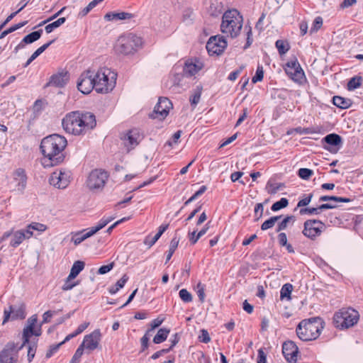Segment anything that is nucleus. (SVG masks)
<instances>
[{"mask_svg": "<svg viewBox=\"0 0 363 363\" xmlns=\"http://www.w3.org/2000/svg\"><path fill=\"white\" fill-rule=\"evenodd\" d=\"M65 131L80 136L92 130L96 125L95 115L89 111H72L65 115L62 121Z\"/></svg>", "mask_w": 363, "mask_h": 363, "instance_id": "nucleus-1", "label": "nucleus"}, {"mask_svg": "<svg viewBox=\"0 0 363 363\" xmlns=\"http://www.w3.org/2000/svg\"><path fill=\"white\" fill-rule=\"evenodd\" d=\"M67 145V139L58 134L44 138L40 146L44 156V165L52 167L62 162L65 160L64 150Z\"/></svg>", "mask_w": 363, "mask_h": 363, "instance_id": "nucleus-2", "label": "nucleus"}, {"mask_svg": "<svg viewBox=\"0 0 363 363\" xmlns=\"http://www.w3.org/2000/svg\"><path fill=\"white\" fill-rule=\"evenodd\" d=\"M243 25V17L235 9L226 11L222 16L220 31L226 37L237 38L241 31Z\"/></svg>", "mask_w": 363, "mask_h": 363, "instance_id": "nucleus-3", "label": "nucleus"}, {"mask_svg": "<svg viewBox=\"0 0 363 363\" xmlns=\"http://www.w3.org/2000/svg\"><path fill=\"white\" fill-rule=\"evenodd\" d=\"M320 318H311L301 320L296 327L297 336L302 341H312L317 339L323 328Z\"/></svg>", "mask_w": 363, "mask_h": 363, "instance_id": "nucleus-4", "label": "nucleus"}, {"mask_svg": "<svg viewBox=\"0 0 363 363\" xmlns=\"http://www.w3.org/2000/svg\"><path fill=\"white\" fill-rule=\"evenodd\" d=\"M95 91L106 94L112 91L116 83V74L109 69L102 67L94 70Z\"/></svg>", "mask_w": 363, "mask_h": 363, "instance_id": "nucleus-5", "label": "nucleus"}, {"mask_svg": "<svg viewBox=\"0 0 363 363\" xmlns=\"http://www.w3.org/2000/svg\"><path fill=\"white\" fill-rule=\"evenodd\" d=\"M142 43L141 38L133 33H129L118 38L114 49L118 54L124 55H133L142 45Z\"/></svg>", "mask_w": 363, "mask_h": 363, "instance_id": "nucleus-6", "label": "nucleus"}, {"mask_svg": "<svg viewBox=\"0 0 363 363\" xmlns=\"http://www.w3.org/2000/svg\"><path fill=\"white\" fill-rule=\"evenodd\" d=\"M359 316L358 312L354 309L342 308L335 313L334 324L337 328H349L357 323Z\"/></svg>", "mask_w": 363, "mask_h": 363, "instance_id": "nucleus-7", "label": "nucleus"}, {"mask_svg": "<svg viewBox=\"0 0 363 363\" xmlns=\"http://www.w3.org/2000/svg\"><path fill=\"white\" fill-rule=\"evenodd\" d=\"M284 70L286 74L298 84H303L306 79L304 72L296 57L286 62Z\"/></svg>", "mask_w": 363, "mask_h": 363, "instance_id": "nucleus-8", "label": "nucleus"}, {"mask_svg": "<svg viewBox=\"0 0 363 363\" xmlns=\"http://www.w3.org/2000/svg\"><path fill=\"white\" fill-rule=\"evenodd\" d=\"M325 229V225L322 221L315 219H309L304 222L302 233L303 235L313 240L317 237L320 236Z\"/></svg>", "mask_w": 363, "mask_h": 363, "instance_id": "nucleus-9", "label": "nucleus"}, {"mask_svg": "<svg viewBox=\"0 0 363 363\" xmlns=\"http://www.w3.org/2000/svg\"><path fill=\"white\" fill-rule=\"evenodd\" d=\"M94 70L87 69L83 72L77 81V89L84 94H89L95 89Z\"/></svg>", "mask_w": 363, "mask_h": 363, "instance_id": "nucleus-10", "label": "nucleus"}, {"mask_svg": "<svg viewBox=\"0 0 363 363\" xmlns=\"http://www.w3.org/2000/svg\"><path fill=\"white\" fill-rule=\"evenodd\" d=\"M108 177V173L102 169L92 170L86 181L89 189L91 190L101 189Z\"/></svg>", "mask_w": 363, "mask_h": 363, "instance_id": "nucleus-11", "label": "nucleus"}, {"mask_svg": "<svg viewBox=\"0 0 363 363\" xmlns=\"http://www.w3.org/2000/svg\"><path fill=\"white\" fill-rule=\"evenodd\" d=\"M23 346L18 347L13 342H8L0 352V363H17L18 352Z\"/></svg>", "mask_w": 363, "mask_h": 363, "instance_id": "nucleus-12", "label": "nucleus"}, {"mask_svg": "<svg viewBox=\"0 0 363 363\" xmlns=\"http://www.w3.org/2000/svg\"><path fill=\"white\" fill-rule=\"evenodd\" d=\"M227 45L228 43L225 37L223 35H217L211 36L208 39L206 47L209 55H219L223 52L227 47Z\"/></svg>", "mask_w": 363, "mask_h": 363, "instance_id": "nucleus-13", "label": "nucleus"}, {"mask_svg": "<svg viewBox=\"0 0 363 363\" xmlns=\"http://www.w3.org/2000/svg\"><path fill=\"white\" fill-rule=\"evenodd\" d=\"M49 181L55 187L65 189L70 182V172L67 170H56L51 174Z\"/></svg>", "mask_w": 363, "mask_h": 363, "instance_id": "nucleus-14", "label": "nucleus"}, {"mask_svg": "<svg viewBox=\"0 0 363 363\" xmlns=\"http://www.w3.org/2000/svg\"><path fill=\"white\" fill-rule=\"evenodd\" d=\"M172 107V104L167 98L160 97L150 117L162 120L168 115Z\"/></svg>", "mask_w": 363, "mask_h": 363, "instance_id": "nucleus-15", "label": "nucleus"}, {"mask_svg": "<svg viewBox=\"0 0 363 363\" xmlns=\"http://www.w3.org/2000/svg\"><path fill=\"white\" fill-rule=\"evenodd\" d=\"M38 321L37 315H33L30 317L28 320V325L24 328L23 333V345L29 342V338L31 335L40 336L41 335V329L39 328L38 330H35L34 328Z\"/></svg>", "mask_w": 363, "mask_h": 363, "instance_id": "nucleus-16", "label": "nucleus"}, {"mask_svg": "<svg viewBox=\"0 0 363 363\" xmlns=\"http://www.w3.org/2000/svg\"><path fill=\"white\" fill-rule=\"evenodd\" d=\"M140 139L141 136L139 130L137 129L128 130L123 137H122L123 144L128 152L134 149L139 144Z\"/></svg>", "mask_w": 363, "mask_h": 363, "instance_id": "nucleus-17", "label": "nucleus"}, {"mask_svg": "<svg viewBox=\"0 0 363 363\" xmlns=\"http://www.w3.org/2000/svg\"><path fill=\"white\" fill-rule=\"evenodd\" d=\"M298 348L293 341H286L282 346V353L289 363H295L297 360Z\"/></svg>", "mask_w": 363, "mask_h": 363, "instance_id": "nucleus-18", "label": "nucleus"}, {"mask_svg": "<svg viewBox=\"0 0 363 363\" xmlns=\"http://www.w3.org/2000/svg\"><path fill=\"white\" fill-rule=\"evenodd\" d=\"M4 317L2 324H5L11 318L12 320L23 319L26 317L25 306L21 304L17 308L10 306L8 310H4Z\"/></svg>", "mask_w": 363, "mask_h": 363, "instance_id": "nucleus-19", "label": "nucleus"}, {"mask_svg": "<svg viewBox=\"0 0 363 363\" xmlns=\"http://www.w3.org/2000/svg\"><path fill=\"white\" fill-rule=\"evenodd\" d=\"M101 332L99 329L94 330L91 333L86 335L81 344L83 347L89 350H94L99 346L101 340Z\"/></svg>", "mask_w": 363, "mask_h": 363, "instance_id": "nucleus-20", "label": "nucleus"}, {"mask_svg": "<svg viewBox=\"0 0 363 363\" xmlns=\"http://www.w3.org/2000/svg\"><path fill=\"white\" fill-rule=\"evenodd\" d=\"M203 67V62L197 59H189L185 62L184 67V74L186 77H192L197 74Z\"/></svg>", "mask_w": 363, "mask_h": 363, "instance_id": "nucleus-21", "label": "nucleus"}, {"mask_svg": "<svg viewBox=\"0 0 363 363\" xmlns=\"http://www.w3.org/2000/svg\"><path fill=\"white\" fill-rule=\"evenodd\" d=\"M13 179L15 183L16 190L22 193L26 187L27 176L22 168L16 169L13 173Z\"/></svg>", "mask_w": 363, "mask_h": 363, "instance_id": "nucleus-22", "label": "nucleus"}, {"mask_svg": "<svg viewBox=\"0 0 363 363\" xmlns=\"http://www.w3.org/2000/svg\"><path fill=\"white\" fill-rule=\"evenodd\" d=\"M10 236H12L10 241V245L13 247H18L25 240V235L23 233V230H16L15 232L7 231L4 233L1 238H0V243L6 240Z\"/></svg>", "mask_w": 363, "mask_h": 363, "instance_id": "nucleus-23", "label": "nucleus"}, {"mask_svg": "<svg viewBox=\"0 0 363 363\" xmlns=\"http://www.w3.org/2000/svg\"><path fill=\"white\" fill-rule=\"evenodd\" d=\"M43 30L40 29L37 31H33L28 35H26L22 40L14 48V52L17 53L19 50L23 49L26 44L33 43L39 40L42 35Z\"/></svg>", "mask_w": 363, "mask_h": 363, "instance_id": "nucleus-24", "label": "nucleus"}, {"mask_svg": "<svg viewBox=\"0 0 363 363\" xmlns=\"http://www.w3.org/2000/svg\"><path fill=\"white\" fill-rule=\"evenodd\" d=\"M336 206L331 204V203H323L319 206L317 208H304L300 209V214L301 215H305V214H309V215H318L322 211L326 210V209H332L335 208Z\"/></svg>", "mask_w": 363, "mask_h": 363, "instance_id": "nucleus-25", "label": "nucleus"}, {"mask_svg": "<svg viewBox=\"0 0 363 363\" xmlns=\"http://www.w3.org/2000/svg\"><path fill=\"white\" fill-rule=\"evenodd\" d=\"M68 80L67 72H60L53 74L48 84L57 87H62L65 85Z\"/></svg>", "mask_w": 363, "mask_h": 363, "instance_id": "nucleus-26", "label": "nucleus"}, {"mask_svg": "<svg viewBox=\"0 0 363 363\" xmlns=\"http://www.w3.org/2000/svg\"><path fill=\"white\" fill-rule=\"evenodd\" d=\"M133 17V14L128 12H108L104 16L106 21H118L130 19Z\"/></svg>", "mask_w": 363, "mask_h": 363, "instance_id": "nucleus-27", "label": "nucleus"}, {"mask_svg": "<svg viewBox=\"0 0 363 363\" xmlns=\"http://www.w3.org/2000/svg\"><path fill=\"white\" fill-rule=\"evenodd\" d=\"M322 142L325 143L328 145L336 147L342 145V139L341 136L336 133H330L324 137L322 139Z\"/></svg>", "mask_w": 363, "mask_h": 363, "instance_id": "nucleus-28", "label": "nucleus"}, {"mask_svg": "<svg viewBox=\"0 0 363 363\" xmlns=\"http://www.w3.org/2000/svg\"><path fill=\"white\" fill-rule=\"evenodd\" d=\"M333 103L335 106L342 109L348 108L352 104V101L351 99L343 98L340 96H333Z\"/></svg>", "mask_w": 363, "mask_h": 363, "instance_id": "nucleus-29", "label": "nucleus"}, {"mask_svg": "<svg viewBox=\"0 0 363 363\" xmlns=\"http://www.w3.org/2000/svg\"><path fill=\"white\" fill-rule=\"evenodd\" d=\"M54 41L55 40H52L48 43L43 45L40 48H38L27 60V62L24 65V67H28L35 58H37L40 54H42L51 44H52Z\"/></svg>", "mask_w": 363, "mask_h": 363, "instance_id": "nucleus-30", "label": "nucleus"}, {"mask_svg": "<svg viewBox=\"0 0 363 363\" xmlns=\"http://www.w3.org/2000/svg\"><path fill=\"white\" fill-rule=\"evenodd\" d=\"M84 262L82 261H76L74 262L70 273L69 274V279H73L78 276V274L84 269Z\"/></svg>", "mask_w": 363, "mask_h": 363, "instance_id": "nucleus-31", "label": "nucleus"}, {"mask_svg": "<svg viewBox=\"0 0 363 363\" xmlns=\"http://www.w3.org/2000/svg\"><path fill=\"white\" fill-rule=\"evenodd\" d=\"M86 230H87L86 233L79 232V233H75L72 236V241L74 242V244L75 245L80 244L82 242L85 240L86 238L93 235V234L91 232V230H89V228H88Z\"/></svg>", "mask_w": 363, "mask_h": 363, "instance_id": "nucleus-32", "label": "nucleus"}, {"mask_svg": "<svg viewBox=\"0 0 363 363\" xmlns=\"http://www.w3.org/2000/svg\"><path fill=\"white\" fill-rule=\"evenodd\" d=\"M114 219L113 217H103L99 223L94 227L89 228L93 235L96 233L98 231L104 228L108 223Z\"/></svg>", "mask_w": 363, "mask_h": 363, "instance_id": "nucleus-33", "label": "nucleus"}, {"mask_svg": "<svg viewBox=\"0 0 363 363\" xmlns=\"http://www.w3.org/2000/svg\"><path fill=\"white\" fill-rule=\"evenodd\" d=\"M170 332L169 329L163 328H160L156 335L153 338V342L155 344H160L165 341L167 338V336Z\"/></svg>", "mask_w": 363, "mask_h": 363, "instance_id": "nucleus-34", "label": "nucleus"}, {"mask_svg": "<svg viewBox=\"0 0 363 363\" xmlns=\"http://www.w3.org/2000/svg\"><path fill=\"white\" fill-rule=\"evenodd\" d=\"M285 187L283 183H272L268 182L266 186V189L269 194H275L279 191L282 190Z\"/></svg>", "mask_w": 363, "mask_h": 363, "instance_id": "nucleus-35", "label": "nucleus"}, {"mask_svg": "<svg viewBox=\"0 0 363 363\" xmlns=\"http://www.w3.org/2000/svg\"><path fill=\"white\" fill-rule=\"evenodd\" d=\"M128 280V277L126 274H124L115 284V286H113L109 288V293L111 294H114L116 292H118L121 289H122L127 281Z\"/></svg>", "mask_w": 363, "mask_h": 363, "instance_id": "nucleus-36", "label": "nucleus"}, {"mask_svg": "<svg viewBox=\"0 0 363 363\" xmlns=\"http://www.w3.org/2000/svg\"><path fill=\"white\" fill-rule=\"evenodd\" d=\"M275 45L281 55L286 54L290 49V45L286 40H277Z\"/></svg>", "mask_w": 363, "mask_h": 363, "instance_id": "nucleus-37", "label": "nucleus"}, {"mask_svg": "<svg viewBox=\"0 0 363 363\" xmlns=\"http://www.w3.org/2000/svg\"><path fill=\"white\" fill-rule=\"evenodd\" d=\"M281 218V216H275L269 218L261 225L262 230H267L273 228L275 223Z\"/></svg>", "mask_w": 363, "mask_h": 363, "instance_id": "nucleus-38", "label": "nucleus"}, {"mask_svg": "<svg viewBox=\"0 0 363 363\" xmlns=\"http://www.w3.org/2000/svg\"><path fill=\"white\" fill-rule=\"evenodd\" d=\"M179 242V239L177 237V235H175L172 239L170 244H169L168 254H167V258H166V262H167L172 257L174 252H175L176 249L178 247Z\"/></svg>", "mask_w": 363, "mask_h": 363, "instance_id": "nucleus-39", "label": "nucleus"}, {"mask_svg": "<svg viewBox=\"0 0 363 363\" xmlns=\"http://www.w3.org/2000/svg\"><path fill=\"white\" fill-rule=\"evenodd\" d=\"M66 21V18L65 17L59 18L57 21L47 25L45 27V30L47 33H50L52 32V30L60 26H62L63 23H65Z\"/></svg>", "mask_w": 363, "mask_h": 363, "instance_id": "nucleus-40", "label": "nucleus"}, {"mask_svg": "<svg viewBox=\"0 0 363 363\" xmlns=\"http://www.w3.org/2000/svg\"><path fill=\"white\" fill-rule=\"evenodd\" d=\"M89 325V322H85L81 325H79L78 326V328H77V330L68 335L67 336H66V337L65 338V341H69V340H71L72 338L76 337L77 335L81 334L82 332H84L86 328Z\"/></svg>", "mask_w": 363, "mask_h": 363, "instance_id": "nucleus-41", "label": "nucleus"}, {"mask_svg": "<svg viewBox=\"0 0 363 363\" xmlns=\"http://www.w3.org/2000/svg\"><path fill=\"white\" fill-rule=\"evenodd\" d=\"M295 221V217L294 216H288L285 217L281 222L278 223L277 232H280L285 230L289 223H294Z\"/></svg>", "mask_w": 363, "mask_h": 363, "instance_id": "nucleus-42", "label": "nucleus"}, {"mask_svg": "<svg viewBox=\"0 0 363 363\" xmlns=\"http://www.w3.org/2000/svg\"><path fill=\"white\" fill-rule=\"evenodd\" d=\"M362 83V77L355 76L352 77L349 82H347V89L349 91H352L361 86Z\"/></svg>", "mask_w": 363, "mask_h": 363, "instance_id": "nucleus-43", "label": "nucleus"}, {"mask_svg": "<svg viewBox=\"0 0 363 363\" xmlns=\"http://www.w3.org/2000/svg\"><path fill=\"white\" fill-rule=\"evenodd\" d=\"M293 290V286L291 284H285L281 289L280 291V298L281 299H284V298H287L288 299H291V294Z\"/></svg>", "mask_w": 363, "mask_h": 363, "instance_id": "nucleus-44", "label": "nucleus"}, {"mask_svg": "<svg viewBox=\"0 0 363 363\" xmlns=\"http://www.w3.org/2000/svg\"><path fill=\"white\" fill-rule=\"evenodd\" d=\"M28 21H25L21 23H19L18 24H15L12 26H11L9 28L5 30L0 34V39H2L5 38L7 35L9 33L14 32L15 30L22 28L23 26H26L27 24Z\"/></svg>", "mask_w": 363, "mask_h": 363, "instance_id": "nucleus-45", "label": "nucleus"}, {"mask_svg": "<svg viewBox=\"0 0 363 363\" xmlns=\"http://www.w3.org/2000/svg\"><path fill=\"white\" fill-rule=\"evenodd\" d=\"M320 201H334L337 202H345L349 203L351 201V199L349 198L339 197L335 196H322L319 199Z\"/></svg>", "mask_w": 363, "mask_h": 363, "instance_id": "nucleus-46", "label": "nucleus"}, {"mask_svg": "<svg viewBox=\"0 0 363 363\" xmlns=\"http://www.w3.org/2000/svg\"><path fill=\"white\" fill-rule=\"evenodd\" d=\"M201 86H197L194 90V94L190 97V102L191 105L196 106L199 104L201 95Z\"/></svg>", "mask_w": 363, "mask_h": 363, "instance_id": "nucleus-47", "label": "nucleus"}, {"mask_svg": "<svg viewBox=\"0 0 363 363\" xmlns=\"http://www.w3.org/2000/svg\"><path fill=\"white\" fill-rule=\"evenodd\" d=\"M288 204V199L286 198H281L279 201L272 204L271 209L273 211H277L281 208L286 207Z\"/></svg>", "mask_w": 363, "mask_h": 363, "instance_id": "nucleus-48", "label": "nucleus"}, {"mask_svg": "<svg viewBox=\"0 0 363 363\" xmlns=\"http://www.w3.org/2000/svg\"><path fill=\"white\" fill-rule=\"evenodd\" d=\"M169 225H162L160 226L158 232L155 234V235L152 238L151 241L148 243L150 246L153 245L161 237V235L164 233V232L168 228Z\"/></svg>", "mask_w": 363, "mask_h": 363, "instance_id": "nucleus-49", "label": "nucleus"}, {"mask_svg": "<svg viewBox=\"0 0 363 363\" xmlns=\"http://www.w3.org/2000/svg\"><path fill=\"white\" fill-rule=\"evenodd\" d=\"M323 26V18L320 16H317L313 22V25L311 28L310 33H316Z\"/></svg>", "mask_w": 363, "mask_h": 363, "instance_id": "nucleus-50", "label": "nucleus"}, {"mask_svg": "<svg viewBox=\"0 0 363 363\" xmlns=\"http://www.w3.org/2000/svg\"><path fill=\"white\" fill-rule=\"evenodd\" d=\"M179 295L180 298L185 303H189L192 301V295L185 289H181L179 292Z\"/></svg>", "mask_w": 363, "mask_h": 363, "instance_id": "nucleus-51", "label": "nucleus"}, {"mask_svg": "<svg viewBox=\"0 0 363 363\" xmlns=\"http://www.w3.org/2000/svg\"><path fill=\"white\" fill-rule=\"evenodd\" d=\"M27 5V3H25L19 9L15 12L11 13L6 20L0 25V30L9 23L10 22L20 11H21Z\"/></svg>", "mask_w": 363, "mask_h": 363, "instance_id": "nucleus-52", "label": "nucleus"}, {"mask_svg": "<svg viewBox=\"0 0 363 363\" xmlns=\"http://www.w3.org/2000/svg\"><path fill=\"white\" fill-rule=\"evenodd\" d=\"M62 311V309H59L57 311H47L43 315V321L42 323H48L50 321L51 318L57 315L59 312Z\"/></svg>", "mask_w": 363, "mask_h": 363, "instance_id": "nucleus-53", "label": "nucleus"}, {"mask_svg": "<svg viewBox=\"0 0 363 363\" xmlns=\"http://www.w3.org/2000/svg\"><path fill=\"white\" fill-rule=\"evenodd\" d=\"M313 174V170L308 168H301L298 172V175L303 179H308Z\"/></svg>", "mask_w": 363, "mask_h": 363, "instance_id": "nucleus-54", "label": "nucleus"}, {"mask_svg": "<svg viewBox=\"0 0 363 363\" xmlns=\"http://www.w3.org/2000/svg\"><path fill=\"white\" fill-rule=\"evenodd\" d=\"M264 77V71L262 66H258L256 70L255 75L252 77V81L253 83L261 82Z\"/></svg>", "mask_w": 363, "mask_h": 363, "instance_id": "nucleus-55", "label": "nucleus"}, {"mask_svg": "<svg viewBox=\"0 0 363 363\" xmlns=\"http://www.w3.org/2000/svg\"><path fill=\"white\" fill-rule=\"evenodd\" d=\"M263 212H264L263 204L261 203H257L255 207V221L259 220L262 217Z\"/></svg>", "mask_w": 363, "mask_h": 363, "instance_id": "nucleus-56", "label": "nucleus"}, {"mask_svg": "<svg viewBox=\"0 0 363 363\" xmlns=\"http://www.w3.org/2000/svg\"><path fill=\"white\" fill-rule=\"evenodd\" d=\"M30 229H33V230L38 232H44L48 229V227L45 224L33 222L30 224Z\"/></svg>", "mask_w": 363, "mask_h": 363, "instance_id": "nucleus-57", "label": "nucleus"}, {"mask_svg": "<svg viewBox=\"0 0 363 363\" xmlns=\"http://www.w3.org/2000/svg\"><path fill=\"white\" fill-rule=\"evenodd\" d=\"M96 4L94 1H91L85 8H84L79 13V16L80 17H84L86 16L95 6Z\"/></svg>", "mask_w": 363, "mask_h": 363, "instance_id": "nucleus-58", "label": "nucleus"}, {"mask_svg": "<svg viewBox=\"0 0 363 363\" xmlns=\"http://www.w3.org/2000/svg\"><path fill=\"white\" fill-rule=\"evenodd\" d=\"M65 342L66 341H65V340H64L62 342H60L59 344L50 345L49 350L47 352V353L45 354L46 358H50L54 353H55L58 350L60 347L62 345H63Z\"/></svg>", "mask_w": 363, "mask_h": 363, "instance_id": "nucleus-59", "label": "nucleus"}, {"mask_svg": "<svg viewBox=\"0 0 363 363\" xmlns=\"http://www.w3.org/2000/svg\"><path fill=\"white\" fill-rule=\"evenodd\" d=\"M197 295L200 301L203 303L205 298V288L201 282L197 284Z\"/></svg>", "mask_w": 363, "mask_h": 363, "instance_id": "nucleus-60", "label": "nucleus"}, {"mask_svg": "<svg viewBox=\"0 0 363 363\" xmlns=\"http://www.w3.org/2000/svg\"><path fill=\"white\" fill-rule=\"evenodd\" d=\"M72 279H69V277H67L65 284L62 286V289L63 291H69L74 288L75 286L78 284V282H71Z\"/></svg>", "mask_w": 363, "mask_h": 363, "instance_id": "nucleus-61", "label": "nucleus"}, {"mask_svg": "<svg viewBox=\"0 0 363 363\" xmlns=\"http://www.w3.org/2000/svg\"><path fill=\"white\" fill-rule=\"evenodd\" d=\"M313 196V194H310L307 196L303 198V199L300 200L298 202L297 207L300 208V207H303V206H306L308 205L310 203V202L311 201Z\"/></svg>", "mask_w": 363, "mask_h": 363, "instance_id": "nucleus-62", "label": "nucleus"}, {"mask_svg": "<svg viewBox=\"0 0 363 363\" xmlns=\"http://www.w3.org/2000/svg\"><path fill=\"white\" fill-rule=\"evenodd\" d=\"M113 266H114L113 262H111L107 265H103L99 269L98 273L99 274H104L108 272L109 271H111L113 269Z\"/></svg>", "mask_w": 363, "mask_h": 363, "instance_id": "nucleus-63", "label": "nucleus"}, {"mask_svg": "<svg viewBox=\"0 0 363 363\" xmlns=\"http://www.w3.org/2000/svg\"><path fill=\"white\" fill-rule=\"evenodd\" d=\"M201 334L199 336V340L201 342L204 343H208L211 341V337L209 336V334L206 330H201Z\"/></svg>", "mask_w": 363, "mask_h": 363, "instance_id": "nucleus-64", "label": "nucleus"}]
</instances>
